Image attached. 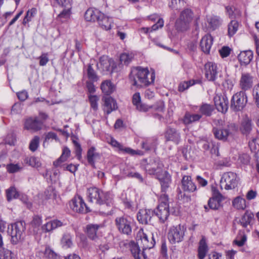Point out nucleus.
I'll use <instances>...</instances> for the list:
<instances>
[{
	"label": "nucleus",
	"mask_w": 259,
	"mask_h": 259,
	"mask_svg": "<svg viewBox=\"0 0 259 259\" xmlns=\"http://www.w3.org/2000/svg\"><path fill=\"white\" fill-rule=\"evenodd\" d=\"M69 205L70 208L76 212L85 213L91 211L82 197L79 196H75L72 198L70 202Z\"/></svg>",
	"instance_id": "nucleus-10"
},
{
	"label": "nucleus",
	"mask_w": 259,
	"mask_h": 259,
	"mask_svg": "<svg viewBox=\"0 0 259 259\" xmlns=\"http://www.w3.org/2000/svg\"><path fill=\"white\" fill-rule=\"evenodd\" d=\"M163 164L158 159L151 160L145 166L146 171L150 175L157 174L161 172Z\"/></svg>",
	"instance_id": "nucleus-16"
},
{
	"label": "nucleus",
	"mask_w": 259,
	"mask_h": 259,
	"mask_svg": "<svg viewBox=\"0 0 259 259\" xmlns=\"http://www.w3.org/2000/svg\"><path fill=\"white\" fill-rule=\"evenodd\" d=\"M208 251V247L204 237L202 238L199 243L198 248V257L199 259H204Z\"/></svg>",
	"instance_id": "nucleus-31"
},
{
	"label": "nucleus",
	"mask_w": 259,
	"mask_h": 259,
	"mask_svg": "<svg viewBox=\"0 0 259 259\" xmlns=\"http://www.w3.org/2000/svg\"><path fill=\"white\" fill-rule=\"evenodd\" d=\"M201 117L202 115L199 114H191L189 113H186L184 118V122L186 124H188L198 121Z\"/></svg>",
	"instance_id": "nucleus-39"
},
{
	"label": "nucleus",
	"mask_w": 259,
	"mask_h": 259,
	"mask_svg": "<svg viewBox=\"0 0 259 259\" xmlns=\"http://www.w3.org/2000/svg\"><path fill=\"white\" fill-rule=\"evenodd\" d=\"M116 226L120 233L130 235L132 233L131 219L127 217H117L115 219Z\"/></svg>",
	"instance_id": "nucleus-9"
},
{
	"label": "nucleus",
	"mask_w": 259,
	"mask_h": 259,
	"mask_svg": "<svg viewBox=\"0 0 259 259\" xmlns=\"http://www.w3.org/2000/svg\"><path fill=\"white\" fill-rule=\"evenodd\" d=\"M63 225L64 224L62 222L58 220H53L44 225L41 228L44 232H50Z\"/></svg>",
	"instance_id": "nucleus-29"
},
{
	"label": "nucleus",
	"mask_w": 259,
	"mask_h": 259,
	"mask_svg": "<svg viewBox=\"0 0 259 259\" xmlns=\"http://www.w3.org/2000/svg\"><path fill=\"white\" fill-rule=\"evenodd\" d=\"M213 44V38L210 34L204 35L200 41L201 50L205 54H208L210 52V49Z\"/></svg>",
	"instance_id": "nucleus-21"
},
{
	"label": "nucleus",
	"mask_w": 259,
	"mask_h": 259,
	"mask_svg": "<svg viewBox=\"0 0 259 259\" xmlns=\"http://www.w3.org/2000/svg\"><path fill=\"white\" fill-rule=\"evenodd\" d=\"M163 20L162 18H159L157 22L152 25V26L150 28V31L152 32L153 31H156L159 28H162L163 26Z\"/></svg>",
	"instance_id": "nucleus-62"
},
{
	"label": "nucleus",
	"mask_w": 259,
	"mask_h": 259,
	"mask_svg": "<svg viewBox=\"0 0 259 259\" xmlns=\"http://www.w3.org/2000/svg\"><path fill=\"white\" fill-rule=\"evenodd\" d=\"M186 231V228L181 225L170 227L167 234L169 241L171 244L182 242L184 239Z\"/></svg>",
	"instance_id": "nucleus-5"
},
{
	"label": "nucleus",
	"mask_w": 259,
	"mask_h": 259,
	"mask_svg": "<svg viewBox=\"0 0 259 259\" xmlns=\"http://www.w3.org/2000/svg\"><path fill=\"white\" fill-rule=\"evenodd\" d=\"M168 200L167 195L161 194L159 200V203L156 208L153 210L154 214L158 217L161 223L166 221L169 214Z\"/></svg>",
	"instance_id": "nucleus-3"
},
{
	"label": "nucleus",
	"mask_w": 259,
	"mask_h": 259,
	"mask_svg": "<svg viewBox=\"0 0 259 259\" xmlns=\"http://www.w3.org/2000/svg\"><path fill=\"white\" fill-rule=\"evenodd\" d=\"M64 9L58 15V19L62 22H63L65 20L68 19L70 17L71 12L70 10L71 8L70 6H64Z\"/></svg>",
	"instance_id": "nucleus-42"
},
{
	"label": "nucleus",
	"mask_w": 259,
	"mask_h": 259,
	"mask_svg": "<svg viewBox=\"0 0 259 259\" xmlns=\"http://www.w3.org/2000/svg\"><path fill=\"white\" fill-rule=\"evenodd\" d=\"M0 259H14V254L10 250L3 248L0 250Z\"/></svg>",
	"instance_id": "nucleus-51"
},
{
	"label": "nucleus",
	"mask_w": 259,
	"mask_h": 259,
	"mask_svg": "<svg viewBox=\"0 0 259 259\" xmlns=\"http://www.w3.org/2000/svg\"><path fill=\"white\" fill-rule=\"evenodd\" d=\"M133 57L131 55L127 54H122L120 57V61L121 63L124 65H128L132 60Z\"/></svg>",
	"instance_id": "nucleus-58"
},
{
	"label": "nucleus",
	"mask_w": 259,
	"mask_h": 259,
	"mask_svg": "<svg viewBox=\"0 0 259 259\" xmlns=\"http://www.w3.org/2000/svg\"><path fill=\"white\" fill-rule=\"evenodd\" d=\"M253 218L254 215L252 212L246 211L239 220V223L243 228H246L250 224Z\"/></svg>",
	"instance_id": "nucleus-32"
},
{
	"label": "nucleus",
	"mask_w": 259,
	"mask_h": 259,
	"mask_svg": "<svg viewBox=\"0 0 259 259\" xmlns=\"http://www.w3.org/2000/svg\"><path fill=\"white\" fill-rule=\"evenodd\" d=\"M61 243L64 247L66 248L71 247L72 245V236L69 233L63 235L61 239Z\"/></svg>",
	"instance_id": "nucleus-48"
},
{
	"label": "nucleus",
	"mask_w": 259,
	"mask_h": 259,
	"mask_svg": "<svg viewBox=\"0 0 259 259\" xmlns=\"http://www.w3.org/2000/svg\"><path fill=\"white\" fill-rule=\"evenodd\" d=\"M252 123L251 120L246 118L242 120L240 130L244 135H248L252 130Z\"/></svg>",
	"instance_id": "nucleus-33"
},
{
	"label": "nucleus",
	"mask_w": 259,
	"mask_h": 259,
	"mask_svg": "<svg viewBox=\"0 0 259 259\" xmlns=\"http://www.w3.org/2000/svg\"><path fill=\"white\" fill-rule=\"evenodd\" d=\"M42 123L36 118H29L25 122L24 128L27 130L38 131L41 128Z\"/></svg>",
	"instance_id": "nucleus-23"
},
{
	"label": "nucleus",
	"mask_w": 259,
	"mask_h": 259,
	"mask_svg": "<svg viewBox=\"0 0 259 259\" xmlns=\"http://www.w3.org/2000/svg\"><path fill=\"white\" fill-rule=\"evenodd\" d=\"M202 148L206 151H209L212 156H218L219 155V147L212 142L203 141L202 142Z\"/></svg>",
	"instance_id": "nucleus-28"
},
{
	"label": "nucleus",
	"mask_w": 259,
	"mask_h": 259,
	"mask_svg": "<svg viewBox=\"0 0 259 259\" xmlns=\"http://www.w3.org/2000/svg\"><path fill=\"white\" fill-rule=\"evenodd\" d=\"M190 23L179 17L176 22L175 26L178 31H185L187 30L190 27Z\"/></svg>",
	"instance_id": "nucleus-36"
},
{
	"label": "nucleus",
	"mask_w": 259,
	"mask_h": 259,
	"mask_svg": "<svg viewBox=\"0 0 259 259\" xmlns=\"http://www.w3.org/2000/svg\"><path fill=\"white\" fill-rule=\"evenodd\" d=\"M130 79L132 84L138 88L148 86L154 82L155 73L149 72L147 68L137 67L132 69Z\"/></svg>",
	"instance_id": "nucleus-1"
},
{
	"label": "nucleus",
	"mask_w": 259,
	"mask_h": 259,
	"mask_svg": "<svg viewBox=\"0 0 259 259\" xmlns=\"http://www.w3.org/2000/svg\"><path fill=\"white\" fill-rule=\"evenodd\" d=\"M233 127V125L230 124L221 129L215 127L213 128L212 132L216 139L225 141L227 140L228 137L231 134V130Z\"/></svg>",
	"instance_id": "nucleus-15"
},
{
	"label": "nucleus",
	"mask_w": 259,
	"mask_h": 259,
	"mask_svg": "<svg viewBox=\"0 0 259 259\" xmlns=\"http://www.w3.org/2000/svg\"><path fill=\"white\" fill-rule=\"evenodd\" d=\"M214 110L213 106L208 104H203L199 108V111L202 114L206 116H210Z\"/></svg>",
	"instance_id": "nucleus-41"
},
{
	"label": "nucleus",
	"mask_w": 259,
	"mask_h": 259,
	"mask_svg": "<svg viewBox=\"0 0 259 259\" xmlns=\"http://www.w3.org/2000/svg\"><path fill=\"white\" fill-rule=\"evenodd\" d=\"M101 89L104 94L108 95L113 92L114 85L111 81L107 80L102 83Z\"/></svg>",
	"instance_id": "nucleus-37"
},
{
	"label": "nucleus",
	"mask_w": 259,
	"mask_h": 259,
	"mask_svg": "<svg viewBox=\"0 0 259 259\" xmlns=\"http://www.w3.org/2000/svg\"><path fill=\"white\" fill-rule=\"evenodd\" d=\"M87 75L90 80L93 82L97 81L99 79L98 75L94 70L91 64H90L88 66L87 69Z\"/></svg>",
	"instance_id": "nucleus-49"
},
{
	"label": "nucleus",
	"mask_w": 259,
	"mask_h": 259,
	"mask_svg": "<svg viewBox=\"0 0 259 259\" xmlns=\"http://www.w3.org/2000/svg\"><path fill=\"white\" fill-rule=\"evenodd\" d=\"M247 236L245 234H240L237 236L236 239L234 241V243L237 246H242L246 241Z\"/></svg>",
	"instance_id": "nucleus-55"
},
{
	"label": "nucleus",
	"mask_w": 259,
	"mask_h": 259,
	"mask_svg": "<svg viewBox=\"0 0 259 259\" xmlns=\"http://www.w3.org/2000/svg\"><path fill=\"white\" fill-rule=\"evenodd\" d=\"M103 16V13L96 9H88L85 13L84 18L88 21H97Z\"/></svg>",
	"instance_id": "nucleus-19"
},
{
	"label": "nucleus",
	"mask_w": 259,
	"mask_h": 259,
	"mask_svg": "<svg viewBox=\"0 0 259 259\" xmlns=\"http://www.w3.org/2000/svg\"><path fill=\"white\" fill-rule=\"evenodd\" d=\"M88 196L91 202L102 206V209L105 207L110 209L113 206V197L109 192H104L101 190L92 187L88 189Z\"/></svg>",
	"instance_id": "nucleus-2"
},
{
	"label": "nucleus",
	"mask_w": 259,
	"mask_h": 259,
	"mask_svg": "<svg viewBox=\"0 0 259 259\" xmlns=\"http://www.w3.org/2000/svg\"><path fill=\"white\" fill-rule=\"evenodd\" d=\"M70 150L68 148L64 147L61 156L56 161L54 162V165L56 167L60 166L62 162L67 160L70 155Z\"/></svg>",
	"instance_id": "nucleus-34"
},
{
	"label": "nucleus",
	"mask_w": 259,
	"mask_h": 259,
	"mask_svg": "<svg viewBox=\"0 0 259 259\" xmlns=\"http://www.w3.org/2000/svg\"><path fill=\"white\" fill-rule=\"evenodd\" d=\"M253 76L249 73L242 72L239 81V87L245 92L251 89L253 85Z\"/></svg>",
	"instance_id": "nucleus-11"
},
{
	"label": "nucleus",
	"mask_w": 259,
	"mask_h": 259,
	"mask_svg": "<svg viewBox=\"0 0 259 259\" xmlns=\"http://www.w3.org/2000/svg\"><path fill=\"white\" fill-rule=\"evenodd\" d=\"M154 211L151 209H140L137 213V218L140 223L146 225L151 223Z\"/></svg>",
	"instance_id": "nucleus-14"
},
{
	"label": "nucleus",
	"mask_w": 259,
	"mask_h": 259,
	"mask_svg": "<svg viewBox=\"0 0 259 259\" xmlns=\"http://www.w3.org/2000/svg\"><path fill=\"white\" fill-rule=\"evenodd\" d=\"M25 226V222L22 221L17 222L11 225L10 234L13 244H16L23 239L26 229Z\"/></svg>",
	"instance_id": "nucleus-4"
},
{
	"label": "nucleus",
	"mask_w": 259,
	"mask_h": 259,
	"mask_svg": "<svg viewBox=\"0 0 259 259\" xmlns=\"http://www.w3.org/2000/svg\"><path fill=\"white\" fill-rule=\"evenodd\" d=\"M194 84V81L192 82V81H183L180 83L179 85V91L180 92H183L185 90L189 88L190 86Z\"/></svg>",
	"instance_id": "nucleus-60"
},
{
	"label": "nucleus",
	"mask_w": 259,
	"mask_h": 259,
	"mask_svg": "<svg viewBox=\"0 0 259 259\" xmlns=\"http://www.w3.org/2000/svg\"><path fill=\"white\" fill-rule=\"evenodd\" d=\"M21 167L18 164H10L7 166V170L10 173H14L18 171Z\"/></svg>",
	"instance_id": "nucleus-61"
},
{
	"label": "nucleus",
	"mask_w": 259,
	"mask_h": 259,
	"mask_svg": "<svg viewBox=\"0 0 259 259\" xmlns=\"http://www.w3.org/2000/svg\"><path fill=\"white\" fill-rule=\"evenodd\" d=\"M42 224L41 217L38 215H35L31 222V225L34 228L37 229Z\"/></svg>",
	"instance_id": "nucleus-59"
},
{
	"label": "nucleus",
	"mask_w": 259,
	"mask_h": 259,
	"mask_svg": "<svg viewBox=\"0 0 259 259\" xmlns=\"http://www.w3.org/2000/svg\"><path fill=\"white\" fill-rule=\"evenodd\" d=\"M207 22L208 27L212 30L218 28L222 24V19L218 16L212 15L207 16Z\"/></svg>",
	"instance_id": "nucleus-25"
},
{
	"label": "nucleus",
	"mask_w": 259,
	"mask_h": 259,
	"mask_svg": "<svg viewBox=\"0 0 259 259\" xmlns=\"http://www.w3.org/2000/svg\"><path fill=\"white\" fill-rule=\"evenodd\" d=\"M165 137L167 141H171L178 144L180 140V134L176 129L169 127L166 131Z\"/></svg>",
	"instance_id": "nucleus-27"
},
{
	"label": "nucleus",
	"mask_w": 259,
	"mask_h": 259,
	"mask_svg": "<svg viewBox=\"0 0 259 259\" xmlns=\"http://www.w3.org/2000/svg\"><path fill=\"white\" fill-rule=\"evenodd\" d=\"M238 22L236 20H232L228 25V34L230 37L233 36L238 30Z\"/></svg>",
	"instance_id": "nucleus-43"
},
{
	"label": "nucleus",
	"mask_w": 259,
	"mask_h": 259,
	"mask_svg": "<svg viewBox=\"0 0 259 259\" xmlns=\"http://www.w3.org/2000/svg\"><path fill=\"white\" fill-rule=\"evenodd\" d=\"M39 59L40 66H45L49 61L48 53H42Z\"/></svg>",
	"instance_id": "nucleus-63"
},
{
	"label": "nucleus",
	"mask_w": 259,
	"mask_h": 259,
	"mask_svg": "<svg viewBox=\"0 0 259 259\" xmlns=\"http://www.w3.org/2000/svg\"><path fill=\"white\" fill-rule=\"evenodd\" d=\"M46 259H59V255L53 250L50 247H46L44 252Z\"/></svg>",
	"instance_id": "nucleus-47"
},
{
	"label": "nucleus",
	"mask_w": 259,
	"mask_h": 259,
	"mask_svg": "<svg viewBox=\"0 0 259 259\" xmlns=\"http://www.w3.org/2000/svg\"><path fill=\"white\" fill-rule=\"evenodd\" d=\"M18 196V192L15 187H11L7 190V197L8 201L17 198Z\"/></svg>",
	"instance_id": "nucleus-54"
},
{
	"label": "nucleus",
	"mask_w": 259,
	"mask_h": 259,
	"mask_svg": "<svg viewBox=\"0 0 259 259\" xmlns=\"http://www.w3.org/2000/svg\"><path fill=\"white\" fill-rule=\"evenodd\" d=\"M162 192H165L168 188L171 180L170 176L166 175L164 178L159 179Z\"/></svg>",
	"instance_id": "nucleus-50"
},
{
	"label": "nucleus",
	"mask_w": 259,
	"mask_h": 259,
	"mask_svg": "<svg viewBox=\"0 0 259 259\" xmlns=\"http://www.w3.org/2000/svg\"><path fill=\"white\" fill-rule=\"evenodd\" d=\"M99 226L97 225L90 224L87 226V233L88 237L94 240L97 238V232Z\"/></svg>",
	"instance_id": "nucleus-38"
},
{
	"label": "nucleus",
	"mask_w": 259,
	"mask_h": 259,
	"mask_svg": "<svg viewBox=\"0 0 259 259\" xmlns=\"http://www.w3.org/2000/svg\"><path fill=\"white\" fill-rule=\"evenodd\" d=\"M238 58L241 64H248L253 58V52L250 50L241 52Z\"/></svg>",
	"instance_id": "nucleus-30"
},
{
	"label": "nucleus",
	"mask_w": 259,
	"mask_h": 259,
	"mask_svg": "<svg viewBox=\"0 0 259 259\" xmlns=\"http://www.w3.org/2000/svg\"><path fill=\"white\" fill-rule=\"evenodd\" d=\"M205 77L209 81H213L218 73L217 66L215 63L209 62L205 65Z\"/></svg>",
	"instance_id": "nucleus-17"
},
{
	"label": "nucleus",
	"mask_w": 259,
	"mask_h": 259,
	"mask_svg": "<svg viewBox=\"0 0 259 259\" xmlns=\"http://www.w3.org/2000/svg\"><path fill=\"white\" fill-rule=\"evenodd\" d=\"M182 189L184 191L193 192L197 189L195 184L192 181L191 177L184 176L182 180Z\"/></svg>",
	"instance_id": "nucleus-20"
},
{
	"label": "nucleus",
	"mask_w": 259,
	"mask_h": 259,
	"mask_svg": "<svg viewBox=\"0 0 259 259\" xmlns=\"http://www.w3.org/2000/svg\"><path fill=\"white\" fill-rule=\"evenodd\" d=\"M37 13V10L35 8H32L29 9L26 12V15L23 20V24H26L29 22L31 21L32 19L35 16Z\"/></svg>",
	"instance_id": "nucleus-45"
},
{
	"label": "nucleus",
	"mask_w": 259,
	"mask_h": 259,
	"mask_svg": "<svg viewBox=\"0 0 259 259\" xmlns=\"http://www.w3.org/2000/svg\"><path fill=\"white\" fill-rule=\"evenodd\" d=\"M133 103L140 111L146 112L150 109L151 106L141 102V97L139 93H136L133 96Z\"/></svg>",
	"instance_id": "nucleus-26"
},
{
	"label": "nucleus",
	"mask_w": 259,
	"mask_h": 259,
	"mask_svg": "<svg viewBox=\"0 0 259 259\" xmlns=\"http://www.w3.org/2000/svg\"><path fill=\"white\" fill-rule=\"evenodd\" d=\"M180 17L186 21L188 20L191 23L193 18V13L191 9H186L181 12Z\"/></svg>",
	"instance_id": "nucleus-44"
},
{
	"label": "nucleus",
	"mask_w": 259,
	"mask_h": 259,
	"mask_svg": "<svg viewBox=\"0 0 259 259\" xmlns=\"http://www.w3.org/2000/svg\"><path fill=\"white\" fill-rule=\"evenodd\" d=\"M117 108L116 101L111 97H107L104 98V105L103 110L107 114H110L113 111Z\"/></svg>",
	"instance_id": "nucleus-24"
},
{
	"label": "nucleus",
	"mask_w": 259,
	"mask_h": 259,
	"mask_svg": "<svg viewBox=\"0 0 259 259\" xmlns=\"http://www.w3.org/2000/svg\"><path fill=\"white\" fill-rule=\"evenodd\" d=\"M112 22V18L105 16L103 14V16L99 19L98 23L102 29L108 30L111 28Z\"/></svg>",
	"instance_id": "nucleus-35"
},
{
	"label": "nucleus",
	"mask_w": 259,
	"mask_h": 259,
	"mask_svg": "<svg viewBox=\"0 0 259 259\" xmlns=\"http://www.w3.org/2000/svg\"><path fill=\"white\" fill-rule=\"evenodd\" d=\"M137 244L141 245L143 250L152 248L155 244L153 234H150L148 235L144 232L143 229L139 231L137 234Z\"/></svg>",
	"instance_id": "nucleus-8"
},
{
	"label": "nucleus",
	"mask_w": 259,
	"mask_h": 259,
	"mask_svg": "<svg viewBox=\"0 0 259 259\" xmlns=\"http://www.w3.org/2000/svg\"><path fill=\"white\" fill-rule=\"evenodd\" d=\"M238 182L236 174L231 171L225 172L220 181V187L227 190H232L237 187Z\"/></svg>",
	"instance_id": "nucleus-6"
},
{
	"label": "nucleus",
	"mask_w": 259,
	"mask_h": 259,
	"mask_svg": "<svg viewBox=\"0 0 259 259\" xmlns=\"http://www.w3.org/2000/svg\"><path fill=\"white\" fill-rule=\"evenodd\" d=\"M247 102L246 93L240 91L233 96L231 101V108L235 111H240L245 106Z\"/></svg>",
	"instance_id": "nucleus-7"
},
{
	"label": "nucleus",
	"mask_w": 259,
	"mask_h": 259,
	"mask_svg": "<svg viewBox=\"0 0 259 259\" xmlns=\"http://www.w3.org/2000/svg\"><path fill=\"white\" fill-rule=\"evenodd\" d=\"M113 61L107 56H103L100 58L99 62L97 64V67L103 73L112 71Z\"/></svg>",
	"instance_id": "nucleus-13"
},
{
	"label": "nucleus",
	"mask_w": 259,
	"mask_h": 259,
	"mask_svg": "<svg viewBox=\"0 0 259 259\" xmlns=\"http://www.w3.org/2000/svg\"><path fill=\"white\" fill-rule=\"evenodd\" d=\"M222 201H219L218 200L210 198L208 202V205L210 208L212 209H218L220 206Z\"/></svg>",
	"instance_id": "nucleus-57"
},
{
	"label": "nucleus",
	"mask_w": 259,
	"mask_h": 259,
	"mask_svg": "<svg viewBox=\"0 0 259 259\" xmlns=\"http://www.w3.org/2000/svg\"><path fill=\"white\" fill-rule=\"evenodd\" d=\"M253 95L255 99L256 105L259 108V84L253 89Z\"/></svg>",
	"instance_id": "nucleus-64"
},
{
	"label": "nucleus",
	"mask_w": 259,
	"mask_h": 259,
	"mask_svg": "<svg viewBox=\"0 0 259 259\" xmlns=\"http://www.w3.org/2000/svg\"><path fill=\"white\" fill-rule=\"evenodd\" d=\"M39 144V138L38 136H35L29 143V148L32 152L35 151L38 148Z\"/></svg>",
	"instance_id": "nucleus-53"
},
{
	"label": "nucleus",
	"mask_w": 259,
	"mask_h": 259,
	"mask_svg": "<svg viewBox=\"0 0 259 259\" xmlns=\"http://www.w3.org/2000/svg\"><path fill=\"white\" fill-rule=\"evenodd\" d=\"M217 110L222 113H226L229 107V101L225 94H217L213 99Z\"/></svg>",
	"instance_id": "nucleus-12"
},
{
	"label": "nucleus",
	"mask_w": 259,
	"mask_h": 259,
	"mask_svg": "<svg viewBox=\"0 0 259 259\" xmlns=\"http://www.w3.org/2000/svg\"><path fill=\"white\" fill-rule=\"evenodd\" d=\"M24 162L33 167H39L41 164L39 159L33 156L26 157Z\"/></svg>",
	"instance_id": "nucleus-46"
},
{
	"label": "nucleus",
	"mask_w": 259,
	"mask_h": 259,
	"mask_svg": "<svg viewBox=\"0 0 259 259\" xmlns=\"http://www.w3.org/2000/svg\"><path fill=\"white\" fill-rule=\"evenodd\" d=\"M232 205L237 209H244L246 207V200L243 198L238 196L233 200Z\"/></svg>",
	"instance_id": "nucleus-40"
},
{
	"label": "nucleus",
	"mask_w": 259,
	"mask_h": 259,
	"mask_svg": "<svg viewBox=\"0 0 259 259\" xmlns=\"http://www.w3.org/2000/svg\"><path fill=\"white\" fill-rule=\"evenodd\" d=\"M101 158V155L97 152L95 147L90 148L87 152V160L90 164L94 168H95V161Z\"/></svg>",
	"instance_id": "nucleus-22"
},
{
	"label": "nucleus",
	"mask_w": 259,
	"mask_h": 259,
	"mask_svg": "<svg viewBox=\"0 0 259 259\" xmlns=\"http://www.w3.org/2000/svg\"><path fill=\"white\" fill-rule=\"evenodd\" d=\"M89 100L91 108L95 111L98 109V102L99 100V97L96 95H90Z\"/></svg>",
	"instance_id": "nucleus-52"
},
{
	"label": "nucleus",
	"mask_w": 259,
	"mask_h": 259,
	"mask_svg": "<svg viewBox=\"0 0 259 259\" xmlns=\"http://www.w3.org/2000/svg\"><path fill=\"white\" fill-rule=\"evenodd\" d=\"M212 197L211 198L218 200L219 201H222L224 199V196L219 192L218 189L214 186L211 187Z\"/></svg>",
	"instance_id": "nucleus-56"
},
{
	"label": "nucleus",
	"mask_w": 259,
	"mask_h": 259,
	"mask_svg": "<svg viewBox=\"0 0 259 259\" xmlns=\"http://www.w3.org/2000/svg\"><path fill=\"white\" fill-rule=\"evenodd\" d=\"M129 247L135 259H146L147 256L145 253V250H143L142 248V250H141L139 244L134 241H131L129 243Z\"/></svg>",
	"instance_id": "nucleus-18"
}]
</instances>
